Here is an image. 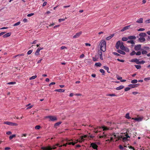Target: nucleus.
Returning <instances> with one entry per match:
<instances>
[{"label": "nucleus", "mask_w": 150, "mask_h": 150, "mask_svg": "<svg viewBox=\"0 0 150 150\" xmlns=\"http://www.w3.org/2000/svg\"><path fill=\"white\" fill-rule=\"evenodd\" d=\"M11 122H8V121H6V122H4V124L7 125H10L11 124Z\"/></svg>", "instance_id": "nucleus-37"}, {"label": "nucleus", "mask_w": 150, "mask_h": 150, "mask_svg": "<svg viewBox=\"0 0 150 150\" xmlns=\"http://www.w3.org/2000/svg\"><path fill=\"white\" fill-rule=\"evenodd\" d=\"M144 48L145 49V50H148L149 49V47H144Z\"/></svg>", "instance_id": "nucleus-61"}, {"label": "nucleus", "mask_w": 150, "mask_h": 150, "mask_svg": "<svg viewBox=\"0 0 150 150\" xmlns=\"http://www.w3.org/2000/svg\"><path fill=\"white\" fill-rule=\"evenodd\" d=\"M150 80V77H148L144 79V80L145 81H146L147 80Z\"/></svg>", "instance_id": "nucleus-63"}, {"label": "nucleus", "mask_w": 150, "mask_h": 150, "mask_svg": "<svg viewBox=\"0 0 150 150\" xmlns=\"http://www.w3.org/2000/svg\"><path fill=\"white\" fill-rule=\"evenodd\" d=\"M64 49H67V47L65 46H62L61 47V50H63Z\"/></svg>", "instance_id": "nucleus-62"}, {"label": "nucleus", "mask_w": 150, "mask_h": 150, "mask_svg": "<svg viewBox=\"0 0 150 150\" xmlns=\"http://www.w3.org/2000/svg\"><path fill=\"white\" fill-rule=\"evenodd\" d=\"M34 15V13H29V14H28L27 15V16H28V17H30V16H33Z\"/></svg>", "instance_id": "nucleus-57"}, {"label": "nucleus", "mask_w": 150, "mask_h": 150, "mask_svg": "<svg viewBox=\"0 0 150 150\" xmlns=\"http://www.w3.org/2000/svg\"><path fill=\"white\" fill-rule=\"evenodd\" d=\"M137 80L136 79H134L132 80L131 81V82L132 83H137Z\"/></svg>", "instance_id": "nucleus-34"}, {"label": "nucleus", "mask_w": 150, "mask_h": 150, "mask_svg": "<svg viewBox=\"0 0 150 150\" xmlns=\"http://www.w3.org/2000/svg\"><path fill=\"white\" fill-rule=\"evenodd\" d=\"M16 83V82H8L7 83V84L8 85H13Z\"/></svg>", "instance_id": "nucleus-40"}, {"label": "nucleus", "mask_w": 150, "mask_h": 150, "mask_svg": "<svg viewBox=\"0 0 150 150\" xmlns=\"http://www.w3.org/2000/svg\"><path fill=\"white\" fill-rule=\"evenodd\" d=\"M114 35V34H112L110 36H108L106 38V40H109L111 38H112Z\"/></svg>", "instance_id": "nucleus-23"}, {"label": "nucleus", "mask_w": 150, "mask_h": 150, "mask_svg": "<svg viewBox=\"0 0 150 150\" xmlns=\"http://www.w3.org/2000/svg\"><path fill=\"white\" fill-rule=\"evenodd\" d=\"M99 138H103V137L105 138L106 137V135L104 134V132L103 133V134L102 135H100L99 136Z\"/></svg>", "instance_id": "nucleus-25"}, {"label": "nucleus", "mask_w": 150, "mask_h": 150, "mask_svg": "<svg viewBox=\"0 0 150 150\" xmlns=\"http://www.w3.org/2000/svg\"><path fill=\"white\" fill-rule=\"evenodd\" d=\"M24 54L23 53L22 54H20L18 55H17V56H24Z\"/></svg>", "instance_id": "nucleus-59"}, {"label": "nucleus", "mask_w": 150, "mask_h": 150, "mask_svg": "<svg viewBox=\"0 0 150 150\" xmlns=\"http://www.w3.org/2000/svg\"><path fill=\"white\" fill-rule=\"evenodd\" d=\"M141 45H137L134 46V49L136 51H138L140 50H142L143 49H141Z\"/></svg>", "instance_id": "nucleus-5"}, {"label": "nucleus", "mask_w": 150, "mask_h": 150, "mask_svg": "<svg viewBox=\"0 0 150 150\" xmlns=\"http://www.w3.org/2000/svg\"><path fill=\"white\" fill-rule=\"evenodd\" d=\"M28 21V19L26 18H24L23 20V22L24 23H26Z\"/></svg>", "instance_id": "nucleus-60"}, {"label": "nucleus", "mask_w": 150, "mask_h": 150, "mask_svg": "<svg viewBox=\"0 0 150 150\" xmlns=\"http://www.w3.org/2000/svg\"><path fill=\"white\" fill-rule=\"evenodd\" d=\"M40 128V126L39 125H36L35 127V129H39Z\"/></svg>", "instance_id": "nucleus-48"}, {"label": "nucleus", "mask_w": 150, "mask_h": 150, "mask_svg": "<svg viewBox=\"0 0 150 150\" xmlns=\"http://www.w3.org/2000/svg\"><path fill=\"white\" fill-rule=\"evenodd\" d=\"M138 40L141 42H142L145 41V39L144 38L140 37L139 38Z\"/></svg>", "instance_id": "nucleus-20"}, {"label": "nucleus", "mask_w": 150, "mask_h": 150, "mask_svg": "<svg viewBox=\"0 0 150 150\" xmlns=\"http://www.w3.org/2000/svg\"><path fill=\"white\" fill-rule=\"evenodd\" d=\"M107 96H116V95L114 94H107Z\"/></svg>", "instance_id": "nucleus-36"}, {"label": "nucleus", "mask_w": 150, "mask_h": 150, "mask_svg": "<svg viewBox=\"0 0 150 150\" xmlns=\"http://www.w3.org/2000/svg\"><path fill=\"white\" fill-rule=\"evenodd\" d=\"M130 26V25H128V26H125V27H124L123 29H122L121 30V31L122 32V31H124L125 30H127V29H128L129 28V27Z\"/></svg>", "instance_id": "nucleus-17"}, {"label": "nucleus", "mask_w": 150, "mask_h": 150, "mask_svg": "<svg viewBox=\"0 0 150 150\" xmlns=\"http://www.w3.org/2000/svg\"><path fill=\"white\" fill-rule=\"evenodd\" d=\"M100 72L102 73V75H104L105 74V71L103 69H100Z\"/></svg>", "instance_id": "nucleus-47"}, {"label": "nucleus", "mask_w": 150, "mask_h": 150, "mask_svg": "<svg viewBox=\"0 0 150 150\" xmlns=\"http://www.w3.org/2000/svg\"><path fill=\"white\" fill-rule=\"evenodd\" d=\"M123 50H117V52L120 54H123V55H125V52H124V51H123Z\"/></svg>", "instance_id": "nucleus-13"}, {"label": "nucleus", "mask_w": 150, "mask_h": 150, "mask_svg": "<svg viewBox=\"0 0 150 150\" xmlns=\"http://www.w3.org/2000/svg\"><path fill=\"white\" fill-rule=\"evenodd\" d=\"M110 135L111 136H113V137H114V139L118 138L116 140V141L119 140V138H118V137L116 135H115V133H113L112 134H111Z\"/></svg>", "instance_id": "nucleus-19"}, {"label": "nucleus", "mask_w": 150, "mask_h": 150, "mask_svg": "<svg viewBox=\"0 0 150 150\" xmlns=\"http://www.w3.org/2000/svg\"><path fill=\"white\" fill-rule=\"evenodd\" d=\"M128 38L129 40L135 39L136 37L134 35H131L128 37Z\"/></svg>", "instance_id": "nucleus-15"}, {"label": "nucleus", "mask_w": 150, "mask_h": 150, "mask_svg": "<svg viewBox=\"0 0 150 150\" xmlns=\"http://www.w3.org/2000/svg\"><path fill=\"white\" fill-rule=\"evenodd\" d=\"M145 29L143 28H140L137 30L138 31H143Z\"/></svg>", "instance_id": "nucleus-55"}, {"label": "nucleus", "mask_w": 150, "mask_h": 150, "mask_svg": "<svg viewBox=\"0 0 150 150\" xmlns=\"http://www.w3.org/2000/svg\"><path fill=\"white\" fill-rule=\"evenodd\" d=\"M100 45V49L101 51L103 52H105L106 50V42L104 40L101 41Z\"/></svg>", "instance_id": "nucleus-2"}, {"label": "nucleus", "mask_w": 150, "mask_h": 150, "mask_svg": "<svg viewBox=\"0 0 150 150\" xmlns=\"http://www.w3.org/2000/svg\"><path fill=\"white\" fill-rule=\"evenodd\" d=\"M55 91L60 92H63L65 90L63 89H60L55 90Z\"/></svg>", "instance_id": "nucleus-26"}, {"label": "nucleus", "mask_w": 150, "mask_h": 150, "mask_svg": "<svg viewBox=\"0 0 150 150\" xmlns=\"http://www.w3.org/2000/svg\"><path fill=\"white\" fill-rule=\"evenodd\" d=\"M120 44V49L122 50H124L125 47L123 45V43L122 42H121Z\"/></svg>", "instance_id": "nucleus-12"}, {"label": "nucleus", "mask_w": 150, "mask_h": 150, "mask_svg": "<svg viewBox=\"0 0 150 150\" xmlns=\"http://www.w3.org/2000/svg\"><path fill=\"white\" fill-rule=\"evenodd\" d=\"M130 89H131L129 87H126L125 88V91H127L129 90Z\"/></svg>", "instance_id": "nucleus-54"}, {"label": "nucleus", "mask_w": 150, "mask_h": 150, "mask_svg": "<svg viewBox=\"0 0 150 150\" xmlns=\"http://www.w3.org/2000/svg\"><path fill=\"white\" fill-rule=\"evenodd\" d=\"M61 122H57L54 124V126H59L61 124Z\"/></svg>", "instance_id": "nucleus-46"}, {"label": "nucleus", "mask_w": 150, "mask_h": 150, "mask_svg": "<svg viewBox=\"0 0 150 150\" xmlns=\"http://www.w3.org/2000/svg\"><path fill=\"white\" fill-rule=\"evenodd\" d=\"M125 117L126 118L129 119L131 118L129 116V113H127L126 114Z\"/></svg>", "instance_id": "nucleus-31"}, {"label": "nucleus", "mask_w": 150, "mask_h": 150, "mask_svg": "<svg viewBox=\"0 0 150 150\" xmlns=\"http://www.w3.org/2000/svg\"><path fill=\"white\" fill-rule=\"evenodd\" d=\"M139 60L137 58L134 59H132L131 60L130 62H134L136 63L137 64V63L138 62Z\"/></svg>", "instance_id": "nucleus-18"}, {"label": "nucleus", "mask_w": 150, "mask_h": 150, "mask_svg": "<svg viewBox=\"0 0 150 150\" xmlns=\"http://www.w3.org/2000/svg\"><path fill=\"white\" fill-rule=\"evenodd\" d=\"M6 134L8 135H10L12 134V132L11 131H8L6 132Z\"/></svg>", "instance_id": "nucleus-64"}, {"label": "nucleus", "mask_w": 150, "mask_h": 150, "mask_svg": "<svg viewBox=\"0 0 150 150\" xmlns=\"http://www.w3.org/2000/svg\"><path fill=\"white\" fill-rule=\"evenodd\" d=\"M136 22L138 23H142L143 22V19L142 18H141L136 21Z\"/></svg>", "instance_id": "nucleus-21"}, {"label": "nucleus", "mask_w": 150, "mask_h": 150, "mask_svg": "<svg viewBox=\"0 0 150 150\" xmlns=\"http://www.w3.org/2000/svg\"><path fill=\"white\" fill-rule=\"evenodd\" d=\"M128 39V38H127L126 37H123L122 38V40L123 41H127Z\"/></svg>", "instance_id": "nucleus-43"}, {"label": "nucleus", "mask_w": 150, "mask_h": 150, "mask_svg": "<svg viewBox=\"0 0 150 150\" xmlns=\"http://www.w3.org/2000/svg\"><path fill=\"white\" fill-rule=\"evenodd\" d=\"M101 128L103 129V131H107V130H110V129L112 130L113 129L112 128H110V127H107L104 125L100 127H98L97 129H100V128Z\"/></svg>", "instance_id": "nucleus-3"}, {"label": "nucleus", "mask_w": 150, "mask_h": 150, "mask_svg": "<svg viewBox=\"0 0 150 150\" xmlns=\"http://www.w3.org/2000/svg\"><path fill=\"white\" fill-rule=\"evenodd\" d=\"M11 33H8L4 35L3 36V37L4 38H6L10 36L11 35Z\"/></svg>", "instance_id": "nucleus-16"}, {"label": "nucleus", "mask_w": 150, "mask_h": 150, "mask_svg": "<svg viewBox=\"0 0 150 150\" xmlns=\"http://www.w3.org/2000/svg\"><path fill=\"white\" fill-rule=\"evenodd\" d=\"M135 54H136V52L134 51H132L130 54V55L131 56H133Z\"/></svg>", "instance_id": "nucleus-44"}, {"label": "nucleus", "mask_w": 150, "mask_h": 150, "mask_svg": "<svg viewBox=\"0 0 150 150\" xmlns=\"http://www.w3.org/2000/svg\"><path fill=\"white\" fill-rule=\"evenodd\" d=\"M16 135L15 134H13L12 135L10 136L9 137V139L10 140L12 139L13 138L15 137Z\"/></svg>", "instance_id": "nucleus-32"}, {"label": "nucleus", "mask_w": 150, "mask_h": 150, "mask_svg": "<svg viewBox=\"0 0 150 150\" xmlns=\"http://www.w3.org/2000/svg\"><path fill=\"white\" fill-rule=\"evenodd\" d=\"M142 54H146L147 53V52L146 50H142Z\"/></svg>", "instance_id": "nucleus-39"}, {"label": "nucleus", "mask_w": 150, "mask_h": 150, "mask_svg": "<svg viewBox=\"0 0 150 150\" xmlns=\"http://www.w3.org/2000/svg\"><path fill=\"white\" fill-rule=\"evenodd\" d=\"M72 140H69L67 142V144L68 145H74L76 143H74L71 141Z\"/></svg>", "instance_id": "nucleus-14"}, {"label": "nucleus", "mask_w": 150, "mask_h": 150, "mask_svg": "<svg viewBox=\"0 0 150 150\" xmlns=\"http://www.w3.org/2000/svg\"><path fill=\"white\" fill-rule=\"evenodd\" d=\"M139 84H131L129 85L128 86L129 87H130V88H133L137 87L139 86Z\"/></svg>", "instance_id": "nucleus-8"}, {"label": "nucleus", "mask_w": 150, "mask_h": 150, "mask_svg": "<svg viewBox=\"0 0 150 150\" xmlns=\"http://www.w3.org/2000/svg\"><path fill=\"white\" fill-rule=\"evenodd\" d=\"M127 42V43H131V44H134V43H135L134 42L133 40H130L128 41Z\"/></svg>", "instance_id": "nucleus-33"}, {"label": "nucleus", "mask_w": 150, "mask_h": 150, "mask_svg": "<svg viewBox=\"0 0 150 150\" xmlns=\"http://www.w3.org/2000/svg\"><path fill=\"white\" fill-rule=\"evenodd\" d=\"M20 23H21L20 22L18 21V22L16 23L15 24H14L13 25V26H17V25H19L20 24Z\"/></svg>", "instance_id": "nucleus-50"}, {"label": "nucleus", "mask_w": 150, "mask_h": 150, "mask_svg": "<svg viewBox=\"0 0 150 150\" xmlns=\"http://www.w3.org/2000/svg\"><path fill=\"white\" fill-rule=\"evenodd\" d=\"M132 120H134L137 121H141L142 120V118L141 117H139L138 118H132Z\"/></svg>", "instance_id": "nucleus-9"}, {"label": "nucleus", "mask_w": 150, "mask_h": 150, "mask_svg": "<svg viewBox=\"0 0 150 150\" xmlns=\"http://www.w3.org/2000/svg\"><path fill=\"white\" fill-rule=\"evenodd\" d=\"M98 57H97L96 56L95 57H93V60L94 61H97V59L98 58Z\"/></svg>", "instance_id": "nucleus-41"}, {"label": "nucleus", "mask_w": 150, "mask_h": 150, "mask_svg": "<svg viewBox=\"0 0 150 150\" xmlns=\"http://www.w3.org/2000/svg\"><path fill=\"white\" fill-rule=\"evenodd\" d=\"M95 65L97 67H100L102 64L98 62L96 63Z\"/></svg>", "instance_id": "nucleus-29"}, {"label": "nucleus", "mask_w": 150, "mask_h": 150, "mask_svg": "<svg viewBox=\"0 0 150 150\" xmlns=\"http://www.w3.org/2000/svg\"><path fill=\"white\" fill-rule=\"evenodd\" d=\"M91 146L94 149H97L98 146L95 143H92L91 144Z\"/></svg>", "instance_id": "nucleus-7"}, {"label": "nucleus", "mask_w": 150, "mask_h": 150, "mask_svg": "<svg viewBox=\"0 0 150 150\" xmlns=\"http://www.w3.org/2000/svg\"><path fill=\"white\" fill-rule=\"evenodd\" d=\"M103 68L105 69V70H106L107 71L108 73H110V72L109 71V68L108 67L106 66H103Z\"/></svg>", "instance_id": "nucleus-28"}, {"label": "nucleus", "mask_w": 150, "mask_h": 150, "mask_svg": "<svg viewBox=\"0 0 150 150\" xmlns=\"http://www.w3.org/2000/svg\"><path fill=\"white\" fill-rule=\"evenodd\" d=\"M33 51V50H29L27 52V54L28 55L32 53Z\"/></svg>", "instance_id": "nucleus-52"}, {"label": "nucleus", "mask_w": 150, "mask_h": 150, "mask_svg": "<svg viewBox=\"0 0 150 150\" xmlns=\"http://www.w3.org/2000/svg\"><path fill=\"white\" fill-rule=\"evenodd\" d=\"M37 77V76L35 75L33 76H32L29 79L30 80H32L33 79L36 78Z\"/></svg>", "instance_id": "nucleus-45"}, {"label": "nucleus", "mask_w": 150, "mask_h": 150, "mask_svg": "<svg viewBox=\"0 0 150 150\" xmlns=\"http://www.w3.org/2000/svg\"><path fill=\"white\" fill-rule=\"evenodd\" d=\"M120 43H121V42L120 41H118L117 42V43H116V45H115V47L117 49H119V47L120 45Z\"/></svg>", "instance_id": "nucleus-10"}, {"label": "nucleus", "mask_w": 150, "mask_h": 150, "mask_svg": "<svg viewBox=\"0 0 150 150\" xmlns=\"http://www.w3.org/2000/svg\"><path fill=\"white\" fill-rule=\"evenodd\" d=\"M40 50L38 48L37 49V50L35 53V54L36 55H39V54H40L39 52H40Z\"/></svg>", "instance_id": "nucleus-24"}, {"label": "nucleus", "mask_w": 150, "mask_h": 150, "mask_svg": "<svg viewBox=\"0 0 150 150\" xmlns=\"http://www.w3.org/2000/svg\"><path fill=\"white\" fill-rule=\"evenodd\" d=\"M135 67L137 69H140L141 68V67L140 65H135Z\"/></svg>", "instance_id": "nucleus-38"}, {"label": "nucleus", "mask_w": 150, "mask_h": 150, "mask_svg": "<svg viewBox=\"0 0 150 150\" xmlns=\"http://www.w3.org/2000/svg\"><path fill=\"white\" fill-rule=\"evenodd\" d=\"M45 117L46 118H49L50 119L49 121H55L57 120V118L56 117L54 116H46Z\"/></svg>", "instance_id": "nucleus-4"}, {"label": "nucleus", "mask_w": 150, "mask_h": 150, "mask_svg": "<svg viewBox=\"0 0 150 150\" xmlns=\"http://www.w3.org/2000/svg\"><path fill=\"white\" fill-rule=\"evenodd\" d=\"M145 63V61H141L139 62V61H138V63H137V64H143Z\"/></svg>", "instance_id": "nucleus-30"}, {"label": "nucleus", "mask_w": 150, "mask_h": 150, "mask_svg": "<svg viewBox=\"0 0 150 150\" xmlns=\"http://www.w3.org/2000/svg\"><path fill=\"white\" fill-rule=\"evenodd\" d=\"M65 19L64 18H60L59 19V22H61L62 21H65Z\"/></svg>", "instance_id": "nucleus-51"}, {"label": "nucleus", "mask_w": 150, "mask_h": 150, "mask_svg": "<svg viewBox=\"0 0 150 150\" xmlns=\"http://www.w3.org/2000/svg\"><path fill=\"white\" fill-rule=\"evenodd\" d=\"M117 60L118 61H119L121 62H124V60L122 59H117Z\"/></svg>", "instance_id": "nucleus-58"}, {"label": "nucleus", "mask_w": 150, "mask_h": 150, "mask_svg": "<svg viewBox=\"0 0 150 150\" xmlns=\"http://www.w3.org/2000/svg\"><path fill=\"white\" fill-rule=\"evenodd\" d=\"M18 125L17 123L12 122H11V124L10 125L11 126H17Z\"/></svg>", "instance_id": "nucleus-35"}, {"label": "nucleus", "mask_w": 150, "mask_h": 150, "mask_svg": "<svg viewBox=\"0 0 150 150\" xmlns=\"http://www.w3.org/2000/svg\"><path fill=\"white\" fill-rule=\"evenodd\" d=\"M122 140L124 142L126 141L127 140V138L126 137H123L122 138Z\"/></svg>", "instance_id": "nucleus-49"}, {"label": "nucleus", "mask_w": 150, "mask_h": 150, "mask_svg": "<svg viewBox=\"0 0 150 150\" xmlns=\"http://www.w3.org/2000/svg\"><path fill=\"white\" fill-rule=\"evenodd\" d=\"M141 54V52L140 51H138L137 52H136V54L137 55H140Z\"/></svg>", "instance_id": "nucleus-53"}, {"label": "nucleus", "mask_w": 150, "mask_h": 150, "mask_svg": "<svg viewBox=\"0 0 150 150\" xmlns=\"http://www.w3.org/2000/svg\"><path fill=\"white\" fill-rule=\"evenodd\" d=\"M82 32L81 31H80L79 33H76L75 35L73 36V38H79L80 36L81 35Z\"/></svg>", "instance_id": "nucleus-6"}, {"label": "nucleus", "mask_w": 150, "mask_h": 150, "mask_svg": "<svg viewBox=\"0 0 150 150\" xmlns=\"http://www.w3.org/2000/svg\"><path fill=\"white\" fill-rule=\"evenodd\" d=\"M123 50L127 52H129V49L127 48H126L125 47V49H124V50Z\"/></svg>", "instance_id": "nucleus-56"}, {"label": "nucleus", "mask_w": 150, "mask_h": 150, "mask_svg": "<svg viewBox=\"0 0 150 150\" xmlns=\"http://www.w3.org/2000/svg\"><path fill=\"white\" fill-rule=\"evenodd\" d=\"M68 144L67 142L63 145H59V144H57L53 146L52 148L50 146H48L47 147H42L41 148V149L42 150H51L52 149H54L56 148V146H59V147H62V146H66Z\"/></svg>", "instance_id": "nucleus-1"}, {"label": "nucleus", "mask_w": 150, "mask_h": 150, "mask_svg": "<svg viewBox=\"0 0 150 150\" xmlns=\"http://www.w3.org/2000/svg\"><path fill=\"white\" fill-rule=\"evenodd\" d=\"M139 36L140 37H145L146 35V34L145 33H140L139 35Z\"/></svg>", "instance_id": "nucleus-22"}, {"label": "nucleus", "mask_w": 150, "mask_h": 150, "mask_svg": "<svg viewBox=\"0 0 150 150\" xmlns=\"http://www.w3.org/2000/svg\"><path fill=\"white\" fill-rule=\"evenodd\" d=\"M101 50H98V54L99 55V58L101 60H103V56H102V53Z\"/></svg>", "instance_id": "nucleus-11"}, {"label": "nucleus", "mask_w": 150, "mask_h": 150, "mask_svg": "<svg viewBox=\"0 0 150 150\" xmlns=\"http://www.w3.org/2000/svg\"><path fill=\"white\" fill-rule=\"evenodd\" d=\"M124 86L121 85V86H120L118 87H117L116 88V89L117 90H120L123 89L124 88Z\"/></svg>", "instance_id": "nucleus-27"}, {"label": "nucleus", "mask_w": 150, "mask_h": 150, "mask_svg": "<svg viewBox=\"0 0 150 150\" xmlns=\"http://www.w3.org/2000/svg\"><path fill=\"white\" fill-rule=\"evenodd\" d=\"M84 139L82 137H80L79 139V142H81L83 141H84Z\"/></svg>", "instance_id": "nucleus-42"}]
</instances>
